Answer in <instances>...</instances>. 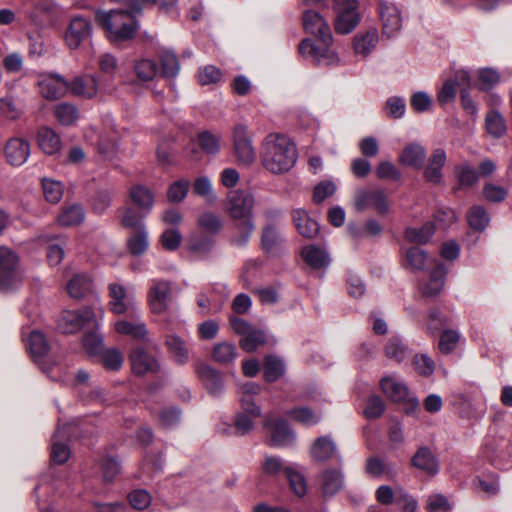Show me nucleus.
<instances>
[{
  "instance_id": "obj_46",
  "label": "nucleus",
  "mask_w": 512,
  "mask_h": 512,
  "mask_svg": "<svg viewBox=\"0 0 512 512\" xmlns=\"http://www.w3.org/2000/svg\"><path fill=\"white\" fill-rule=\"evenodd\" d=\"M282 242V237L277 228L272 223H267L262 232L261 245L262 248L267 252H273L276 250Z\"/></svg>"
},
{
  "instance_id": "obj_16",
  "label": "nucleus",
  "mask_w": 512,
  "mask_h": 512,
  "mask_svg": "<svg viewBox=\"0 0 512 512\" xmlns=\"http://www.w3.org/2000/svg\"><path fill=\"white\" fill-rule=\"evenodd\" d=\"M129 360L132 372L138 376L155 373L160 368L158 360L146 349L141 347L134 348L131 351Z\"/></svg>"
},
{
  "instance_id": "obj_7",
  "label": "nucleus",
  "mask_w": 512,
  "mask_h": 512,
  "mask_svg": "<svg viewBox=\"0 0 512 512\" xmlns=\"http://www.w3.org/2000/svg\"><path fill=\"white\" fill-rule=\"evenodd\" d=\"M99 321L91 307H84L78 311H63L57 319V329L65 334H72L81 328H99Z\"/></svg>"
},
{
  "instance_id": "obj_28",
  "label": "nucleus",
  "mask_w": 512,
  "mask_h": 512,
  "mask_svg": "<svg viewBox=\"0 0 512 512\" xmlns=\"http://www.w3.org/2000/svg\"><path fill=\"white\" fill-rule=\"evenodd\" d=\"M98 89L97 80L90 75L76 76L68 82V90L75 96L92 98Z\"/></svg>"
},
{
  "instance_id": "obj_52",
  "label": "nucleus",
  "mask_w": 512,
  "mask_h": 512,
  "mask_svg": "<svg viewBox=\"0 0 512 512\" xmlns=\"http://www.w3.org/2000/svg\"><path fill=\"white\" fill-rule=\"evenodd\" d=\"M383 112L389 118H403L406 113L405 98L398 95L388 97L383 106Z\"/></svg>"
},
{
  "instance_id": "obj_53",
  "label": "nucleus",
  "mask_w": 512,
  "mask_h": 512,
  "mask_svg": "<svg viewBox=\"0 0 512 512\" xmlns=\"http://www.w3.org/2000/svg\"><path fill=\"white\" fill-rule=\"evenodd\" d=\"M500 81L499 73L492 68H484L478 72V77L475 82V87L479 91H489Z\"/></svg>"
},
{
  "instance_id": "obj_5",
  "label": "nucleus",
  "mask_w": 512,
  "mask_h": 512,
  "mask_svg": "<svg viewBox=\"0 0 512 512\" xmlns=\"http://www.w3.org/2000/svg\"><path fill=\"white\" fill-rule=\"evenodd\" d=\"M65 14V8L55 0H34L27 15L38 27L57 28L61 25Z\"/></svg>"
},
{
  "instance_id": "obj_48",
  "label": "nucleus",
  "mask_w": 512,
  "mask_h": 512,
  "mask_svg": "<svg viewBox=\"0 0 512 512\" xmlns=\"http://www.w3.org/2000/svg\"><path fill=\"white\" fill-rule=\"evenodd\" d=\"M85 213L81 205L73 204L59 214L57 220L61 226H75L83 222Z\"/></svg>"
},
{
  "instance_id": "obj_51",
  "label": "nucleus",
  "mask_w": 512,
  "mask_h": 512,
  "mask_svg": "<svg viewBox=\"0 0 512 512\" xmlns=\"http://www.w3.org/2000/svg\"><path fill=\"white\" fill-rule=\"evenodd\" d=\"M212 357L217 363L226 365L236 359L237 349L235 345L231 343L220 342L214 346Z\"/></svg>"
},
{
  "instance_id": "obj_56",
  "label": "nucleus",
  "mask_w": 512,
  "mask_h": 512,
  "mask_svg": "<svg viewBox=\"0 0 512 512\" xmlns=\"http://www.w3.org/2000/svg\"><path fill=\"white\" fill-rule=\"evenodd\" d=\"M285 475L289 481L292 491L297 496H303L306 493V481L304 476L296 469L294 465L285 469Z\"/></svg>"
},
{
  "instance_id": "obj_6",
  "label": "nucleus",
  "mask_w": 512,
  "mask_h": 512,
  "mask_svg": "<svg viewBox=\"0 0 512 512\" xmlns=\"http://www.w3.org/2000/svg\"><path fill=\"white\" fill-rule=\"evenodd\" d=\"M21 282L19 256L11 248L0 246V291L17 289Z\"/></svg>"
},
{
  "instance_id": "obj_47",
  "label": "nucleus",
  "mask_w": 512,
  "mask_h": 512,
  "mask_svg": "<svg viewBox=\"0 0 512 512\" xmlns=\"http://www.w3.org/2000/svg\"><path fill=\"white\" fill-rule=\"evenodd\" d=\"M267 342L268 337L264 330L252 328L248 334L240 339V346L246 352H253Z\"/></svg>"
},
{
  "instance_id": "obj_41",
  "label": "nucleus",
  "mask_w": 512,
  "mask_h": 512,
  "mask_svg": "<svg viewBox=\"0 0 512 512\" xmlns=\"http://www.w3.org/2000/svg\"><path fill=\"white\" fill-rule=\"evenodd\" d=\"M127 247L129 252L134 256L144 254L148 247V233L145 227H140L139 230L134 231L127 239Z\"/></svg>"
},
{
  "instance_id": "obj_38",
  "label": "nucleus",
  "mask_w": 512,
  "mask_h": 512,
  "mask_svg": "<svg viewBox=\"0 0 512 512\" xmlns=\"http://www.w3.org/2000/svg\"><path fill=\"white\" fill-rule=\"evenodd\" d=\"M342 473L337 469H327L321 476V489L326 497L335 495L343 487Z\"/></svg>"
},
{
  "instance_id": "obj_33",
  "label": "nucleus",
  "mask_w": 512,
  "mask_h": 512,
  "mask_svg": "<svg viewBox=\"0 0 512 512\" xmlns=\"http://www.w3.org/2000/svg\"><path fill=\"white\" fill-rule=\"evenodd\" d=\"M129 195L133 203L144 215L151 212L154 206V194L148 187L140 184L135 185L131 187Z\"/></svg>"
},
{
  "instance_id": "obj_4",
  "label": "nucleus",
  "mask_w": 512,
  "mask_h": 512,
  "mask_svg": "<svg viewBox=\"0 0 512 512\" xmlns=\"http://www.w3.org/2000/svg\"><path fill=\"white\" fill-rule=\"evenodd\" d=\"M95 19L105 29L108 39L114 43L131 40L139 28L138 20L123 9L97 11Z\"/></svg>"
},
{
  "instance_id": "obj_29",
  "label": "nucleus",
  "mask_w": 512,
  "mask_h": 512,
  "mask_svg": "<svg viewBox=\"0 0 512 512\" xmlns=\"http://www.w3.org/2000/svg\"><path fill=\"white\" fill-rule=\"evenodd\" d=\"M165 345L172 359L178 364H186L189 361V348L184 339L171 333L165 338Z\"/></svg>"
},
{
  "instance_id": "obj_58",
  "label": "nucleus",
  "mask_w": 512,
  "mask_h": 512,
  "mask_svg": "<svg viewBox=\"0 0 512 512\" xmlns=\"http://www.w3.org/2000/svg\"><path fill=\"white\" fill-rule=\"evenodd\" d=\"M43 194L50 203H58L63 196V185L61 182L52 179L42 180Z\"/></svg>"
},
{
  "instance_id": "obj_17",
  "label": "nucleus",
  "mask_w": 512,
  "mask_h": 512,
  "mask_svg": "<svg viewBox=\"0 0 512 512\" xmlns=\"http://www.w3.org/2000/svg\"><path fill=\"white\" fill-rule=\"evenodd\" d=\"M446 268L440 262H434L429 277L420 283V291L425 297H436L444 288Z\"/></svg>"
},
{
  "instance_id": "obj_36",
  "label": "nucleus",
  "mask_w": 512,
  "mask_h": 512,
  "mask_svg": "<svg viewBox=\"0 0 512 512\" xmlns=\"http://www.w3.org/2000/svg\"><path fill=\"white\" fill-rule=\"evenodd\" d=\"M93 282L86 273L75 274L67 283V291L73 298L80 299L92 291Z\"/></svg>"
},
{
  "instance_id": "obj_64",
  "label": "nucleus",
  "mask_w": 512,
  "mask_h": 512,
  "mask_svg": "<svg viewBox=\"0 0 512 512\" xmlns=\"http://www.w3.org/2000/svg\"><path fill=\"white\" fill-rule=\"evenodd\" d=\"M426 510L428 512H450L452 506L442 494H433L427 498Z\"/></svg>"
},
{
  "instance_id": "obj_43",
  "label": "nucleus",
  "mask_w": 512,
  "mask_h": 512,
  "mask_svg": "<svg viewBox=\"0 0 512 512\" xmlns=\"http://www.w3.org/2000/svg\"><path fill=\"white\" fill-rule=\"evenodd\" d=\"M134 72L140 81L149 82L158 75L159 69L156 61L142 58L135 62Z\"/></svg>"
},
{
  "instance_id": "obj_19",
  "label": "nucleus",
  "mask_w": 512,
  "mask_h": 512,
  "mask_svg": "<svg viewBox=\"0 0 512 512\" xmlns=\"http://www.w3.org/2000/svg\"><path fill=\"white\" fill-rule=\"evenodd\" d=\"M382 392L394 402H402L409 396V389L403 379L397 375H387L380 380Z\"/></svg>"
},
{
  "instance_id": "obj_39",
  "label": "nucleus",
  "mask_w": 512,
  "mask_h": 512,
  "mask_svg": "<svg viewBox=\"0 0 512 512\" xmlns=\"http://www.w3.org/2000/svg\"><path fill=\"white\" fill-rule=\"evenodd\" d=\"M426 151L420 144L411 143L407 145L400 154V162L413 168H422Z\"/></svg>"
},
{
  "instance_id": "obj_20",
  "label": "nucleus",
  "mask_w": 512,
  "mask_h": 512,
  "mask_svg": "<svg viewBox=\"0 0 512 512\" xmlns=\"http://www.w3.org/2000/svg\"><path fill=\"white\" fill-rule=\"evenodd\" d=\"M446 163V153L443 149L433 150L424 167L423 176L429 183L439 185L442 183V168Z\"/></svg>"
},
{
  "instance_id": "obj_44",
  "label": "nucleus",
  "mask_w": 512,
  "mask_h": 512,
  "mask_svg": "<svg viewBox=\"0 0 512 512\" xmlns=\"http://www.w3.org/2000/svg\"><path fill=\"white\" fill-rule=\"evenodd\" d=\"M467 221L472 229L476 231H483L488 227L490 217L484 207L475 205L469 209L467 213Z\"/></svg>"
},
{
  "instance_id": "obj_14",
  "label": "nucleus",
  "mask_w": 512,
  "mask_h": 512,
  "mask_svg": "<svg viewBox=\"0 0 512 512\" xmlns=\"http://www.w3.org/2000/svg\"><path fill=\"white\" fill-rule=\"evenodd\" d=\"M233 153L238 164L250 166L256 160V150L253 146L252 135L247 130H233Z\"/></svg>"
},
{
  "instance_id": "obj_25",
  "label": "nucleus",
  "mask_w": 512,
  "mask_h": 512,
  "mask_svg": "<svg viewBox=\"0 0 512 512\" xmlns=\"http://www.w3.org/2000/svg\"><path fill=\"white\" fill-rule=\"evenodd\" d=\"M378 42L379 34L376 28L357 33L353 39L354 52L356 55L366 58L375 50Z\"/></svg>"
},
{
  "instance_id": "obj_62",
  "label": "nucleus",
  "mask_w": 512,
  "mask_h": 512,
  "mask_svg": "<svg viewBox=\"0 0 512 512\" xmlns=\"http://www.w3.org/2000/svg\"><path fill=\"white\" fill-rule=\"evenodd\" d=\"M101 360L106 369L113 371L120 369L123 364V356L121 352L115 348L101 351Z\"/></svg>"
},
{
  "instance_id": "obj_11",
  "label": "nucleus",
  "mask_w": 512,
  "mask_h": 512,
  "mask_svg": "<svg viewBox=\"0 0 512 512\" xmlns=\"http://www.w3.org/2000/svg\"><path fill=\"white\" fill-rule=\"evenodd\" d=\"M354 207L359 212L373 209L381 216L388 214L390 211V203L383 189H362L357 191L354 199Z\"/></svg>"
},
{
  "instance_id": "obj_49",
  "label": "nucleus",
  "mask_w": 512,
  "mask_h": 512,
  "mask_svg": "<svg viewBox=\"0 0 512 512\" xmlns=\"http://www.w3.org/2000/svg\"><path fill=\"white\" fill-rule=\"evenodd\" d=\"M434 233V225L430 222L421 227H409L405 231V238L412 243L425 244Z\"/></svg>"
},
{
  "instance_id": "obj_40",
  "label": "nucleus",
  "mask_w": 512,
  "mask_h": 512,
  "mask_svg": "<svg viewBox=\"0 0 512 512\" xmlns=\"http://www.w3.org/2000/svg\"><path fill=\"white\" fill-rule=\"evenodd\" d=\"M161 74L167 79H174L180 71V64L176 53L170 49H164L159 54Z\"/></svg>"
},
{
  "instance_id": "obj_13",
  "label": "nucleus",
  "mask_w": 512,
  "mask_h": 512,
  "mask_svg": "<svg viewBox=\"0 0 512 512\" xmlns=\"http://www.w3.org/2000/svg\"><path fill=\"white\" fill-rule=\"evenodd\" d=\"M378 13L382 24V33L388 38L395 37L402 29L401 9L393 2L381 0Z\"/></svg>"
},
{
  "instance_id": "obj_12",
  "label": "nucleus",
  "mask_w": 512,
  "mask_h": 512,
  "mask_svg": "<svg viewBox=\"0 0 512 512\" xmlns=\"http://www.w3.org/2000/svg\"><path fill=\"white\" fill-rule=\"evenodd\" d=\"M93 34V25L89 18L75 15L69 20L64 33V41L70 50L78 49L82 43L88 41Z\"/></svg>"
},
{
  "instance_id": "obj_15",
  "label": "nucleus",
  "mask_w": 512,
  "mask_h": 512,
  "mask_svg": "<svg viewBox=\"0 0 512 512\" xmlns=\"http://www.w3.org/2000/svg\"><path fill=\"white\" fill-rule=\"evenodd\" d=\"M37 86L41 96L47 100H57L68 90V82L57 73L41 74L38 77Z\"/></svg>"
},
{
  "instance_id": "obj_57",
  "label": "nucleus",
  "mask_w": 512,
  "mask_h": 512,
  "mask_svg": "<svg viewBox=\"0 0 512 512\" xmlns=\"http://www.w3.org/2000/svg\"><path fill=\"white\" fill-rule=\"evenodd\" d=\"M190 182L186 179H180L173 182L167 191V199L171 203L182 202L189 191Z\"/></svg>"
},
{
  "instance_id": "obj_45",
  "label": "nucleus",
  "mask_w": 512,
  "mask_h": 512,
  "mask_svg": "<svg viewBox=\"0 0 512 512\" xmlns=\"http://www.w3.org/2000/svg\"><path fill=\"white\" fill-rule=\"evenodd\" d=\"M264 377L269 382H274L285 373V364L277 356H267L263 364Z\"/></svg>"
},
{
  "instance_id": "obj_31",
  "label": "nucleus",
  "mask_w": 512,
  "mask_h": 512,
  "mask_svg": "<svg viewBox=\"0 0 512 512\" xmlns=\"http://www.w3.org/2000/svg\"><path fill=\"white\" fill-rule=\"evenodd\" d=\"M426 251L419 247H410L404 253V267L412 271H422L429 264H434Z\"/></svg>"
},
{
  "instance_id": "obj_37",
  "label": "nucleus",
  "mask_w": 512,
  "mask_h": 512,
  "mask_svg": "<svg viewBox=\"0 0 512 512\" xmlns=\"http://www.w3.org/2000/svg\"><path fill=\"white\" fill-rule=\"evenodd\" d=\"M385 356L397 363H401L410 354L409 347L399 336H391L384 346Z\"/></svg>"
},
{
  "instance_id": "obj_8",
  "label": "nucleus",
  "mask_w": 512,
  "mask_h": 512,
  "mask_svg": "<svg viewBox=\"0 0 512 512\" xmlns=\"http://www.w3.org/2000/svg\"><path fill=\"white\" fill-rule=\"evenodd\" d=\"M358 0H333L335 31L339 34L351 33L360 22Z\"/></svg>"
},
{
  "instance_id": "obj_55",
  "label": "nucleus",
  "mask_w": 512,
  "mask_h": 512,
  "mask_svg": "<svg viewBox=\"0 0 512 512\" xmlns=\"http://www.w3.org/2000/svg\"><path fill=\"white\" fill-rule=\"evenodd\" d=\"M483 198L490 203H501L508 196V189L494 183H485L482 189Z\"/></svg>"
},
{
  "instance_id": "obj_10",
  "label": "nucleus",
  "mask_w": 512,
  "mask_h": 512,
  "mask_svg": "<svg viewBox=\"0 0 512 512\" xmlns=\"http://www.w3.org/2000/svg\"><path fill=\"white\" fill-rule=\"evenodd\" d=\"M109 309L115 315L127 314L131 318H139V307L132 294H129L126 288L119 283H110Z\"/></svg>"
},
{
  "instance_id": "obj_50",
  "label": "nucleus",
  "mask_w": 512,
  "mask_h": 512,
  "mask_svg": "<svg viewBox=\"0 0 512 512\" xmlns=\"http://www.w3.org/2000/svg\"><path fill=\"white\" fill-rule=\"evenodd\" d=\"M54 115L61 125L71 126L79 118V111L76 106L63 102L55 106Z\"/></svg>"
},
{
  "instance_id": "obj_32",
  "label": "nucleus",
  "mask_w": 512,
  "mask_h": 512,
  "mask_svg": "<svg viewBox=\"0 0 512 512\" xmlns=\"http://www.w3.org/2000/svg\"><path fill=\"white\" fill-rule=\"evenodd\" d=\"M132 320L133 321L120 320L115 322L114 328L116 332L139 340H144L148 331L145 323L141 320V313L139 312V318H132Z\"/></svg>"
},
{
  "instance_id": "obj_30",
  "label": "nucleus",
  "mask_w": 512,
  "mask_h": 512,
  "mask_svg": "<svg viewBox=\"0 0 512 512\" xmlns=\"http://www.w3.org/2000/svg\"><path fill=\"white\" fill-rule=\"evenodd\" d=\"M412 465L431 476L439 471L438 460L427 447H421L417 450L412 458Z\"/></svg>"
},
{
  "instance_id": "obj_24",
  "label": "nucleus",
  "mask_w": 512,
  "mask_h": 512,
  "mask_svg": "<svg viewBox=\"0 0 512 512\" xmlns=\"http://www.w3.org/2000/svg\"><path fill=\"white\" fill-rule=\"evenodd\" d=\"M301 256L305 263L314 270H325L331 263L328 252L314 244L303 247Z\"/></svg>"
},
{
  "instance_id": "obj_59",
  "label": "nucleus",
  "mask_w": 512,
  "mask_h": 512,
  "mask_svg": "<svg viewBox=\"0 0 512 512\" xmlns=\"http://www.w3.org/2000/svg\"><path fill=\"white\" fill-rule=\"evenodd\" d=\"M456 175L461 186L471 187L479 179L478 172L469 164H461L456 167Z\"/></svg>"
},
{
  "instance_id": "obj_9",
  "label": "nucleus",
  "mask_w": 512,
  "mask_h": 512,
  "mask_svg": "<svg viewBox=\"0 0 512 512\" xmlns=\"http://www.w3.org/2000/svg\"><path fill=\"white\" fill-rule=\"evenodd\" d=\"M172 283L165 279H153L147 292V303L152 314L164 315L171 305Z\"/></svg>"
},
{
  "instance_id": "obj_35",
  "label": "nucleus",
  "mask_w": 512,
  "mask_h": 512,
  "mask_svg": "<svg viewBox=\"0 0 512 512\" xmlns=\"http://www.w3.org/2000/svg\"><path fill=\"white\" fill-rule=\"evenodd\" d=\"M68 435V427L66 425L59 426L53 436V443L51 448V459L57 464L65 463L70 456V449L59 439H65Z\"/></svg>"
},
{
  "instance_id": "obj_2",
  "label": "nucleus",
  "mask_w": 512,
  "mask_h": 512,
  "mask_svg": "<svg viewBox=\"0 0 512 512\" xmlns=\"http://www.w3.org/2000/svg\"><path fill=\"white\" fill-rule=\"evenodd\" d=\"M297 158V146L284 132H270L261 142V163L271 174L281 175L289 172L295 166Z\"/></svg>"
},
{
  "instance_id": "obj_54",
  "label": "nucleus",
  "mask_w": 512,
  "mask_h": 512,
  "mask_svg": "<svg viewBox=\"0 0 512 512\" xmlns=\"http://www.w3.org/2000/svg\"><path fill=\"white\" fill-rule=\"evenodd\" d=\"M198 143L200 148L206 154H217L220 151V139L210 130H203L198 134Z\"/></svg>"
},
{
  "instance_id": "obj_22",
  "label": "nucleus",
  "mask_w": 512,
  "mask_h": 512,
  "mask_svg": "<svg viewBox=\"0 0 512 512\" xmlns=\"http://www.w3.org/2000/svg\"><path fill=\"white\" fill-rule=\"evenodd\" d=\"M310 454L313 460L318 462H325L339 456L336 443L328 435L314 440L311 445Z\"/></svg>"
},
{
  "instance_id": "obj_3",
  "label": "nucleus",
  "mask_w": 512,
  "mask_h": 512,
  "mask_svg": "<svg viewBox=\"0 0 512 512\" xmlns=\"http://www.w3.org/2000/svg\"><path fill=\"white\" fill-rule=\"evenodd\" d=\"M254 205L255 198L250 192L235 190L227 196V212L236 221L237 233L232 238V242L236 246L246 245L255 229Z\"/></svg>"
},
{
  "instance_id": "obj_26",
  "label": "nucleus",
  "mask_w": 512,
  "mask_h": 512,
  "mask_svg": "<svg viewBox=\"0 0 512 512\" xmlns=\"http://www.w3.org/2000/svg\"><path fill=\"white\" fill-rule=\"evenodd\" d=\"M198 377L203 382L207 391L212 395H218L223 391L221 375L207 364L201 363L195 369Z\"/></svg>"
},
{
  "instance_id": "obj_18",
  "label": "nucleus",
  "mask_w": 512,
  "mask_h": 512,
  "mask_svg": "<svg viewBox=\"0 0 512 512\" xmlns=\"http://www.w3.org/2000/svg\"><path fill=\"white\" fill-rule=\"evenodd\" d=\"M26 346L33 358V361L39 365L44 373L49 374L51 367H46L44 365V357L49 351V344L45 336L37 330L30 332Z\"/></svg>"
},
{
  "instance_id": "obj_1",
  "label": "nucleus",
  "mask_w": 512,
  "mask_h": 512,
  "mask_svg": "<svg viewBox=\"0 0 512 512\" xmlns=\"http://www.w3.org/2000/svg\"><path fill=\"white\" fill-rule=\"evenodd\" d=\"M303 26L307 33L314 35L322 47L306 38L299 44V53L317 66H336L339 63L337 53L330 49L333 42L331 29L326 20L316 11L307 10L303 14Z\"/></svg>"
},
{
  "instance_id": "obj_63",
  "label": "nucleus",
  "mask_w": 512,
  "mask_h": 512,
  "mask_svg": "<svg viewBox=\"0 0 512 512\" xmlns=\"http://www.w3.org/2000/svg\"><path fill=\"white\" fill-rule=\"evenodd\" d=\"M411 108L417 113H424L432 107V97L425 91L414 92L410 97Z\"/></svg>"
},
{
  "instance_id": "obj_23",
  "label": "nucleus",
  "mask_w": 512,
  "mask_h": 512,
  "mask_svg": "<svg viewBox=\"0 0 512 512\" xmlns=\"http://www.w3.org/2000/svg\"><path fill=\"white\" fill-rule=\"evenodd\" d=\"M292 221L297 232L304 238H313L319 232V225L316 220L310 217L304 209L298 208L291 212Z\"/></svg>"
},
{
  "instance_id": "obj_21",
  "label": "nucleus",
  "mask_w": 512,
  "mask_h": 512,
  "mask_svg": "<svg viewBox=\"0 0 512 512\" xmlns=\"http://www.w3.org/2000/svg\"><path fill=\"white\" fill-rule=\"evenodd\" d=\"M265 426L271 428V443L276 447H287L296 440V434L290 425L283 420L272 423L269 419L265 421Z\"/></svg>"
},
{
  "instance_id": "obj_42",
  "label": "nucleus",
  "mask_w": 512,
  "mask_h": 512,
  "mask_svg": "<svg viewBox=\"0 0 512 512\" xmlns=\"http://www.w3.org/2000/svg\"><path fill=\"white\" fill-rule=\"evenodd\" d=\"M38 144L45 154H55L61 148L60 136L55 130H39Z\"/></svg>"
},
{
  "instance_id": "obj_27",
  "label": "nucleus",
  "mask_w": 512,
  "mask_h": 512,
  "mask_svg": "<svg viewBox=\"0 0 512 512\" xmlns=\"http://www.w3.org/2000/svg\"><path fill=\"white\" fill-rule=\"evenodd\" d=\"M5 155L11 165L20 166L24 164L30 155L28 142L21 138L10 139L5 147Z\"/></svg>"
},
{
  "instance_id": "obj_34",
  "label": "nucleus",
  "mask_w": 512,
  "mask_h": 512,
  "mask_svg": "<svg viewBox=\"0 0 512 512\" xmlns=\"http://www.w3.org/2000/svg\"><path fill=\"white\" fill-rule=\"evenodd\" d=\"M287 416L294 422L307 427L317 425L322 419L320 410H313L306 406H297L290 409Z\"/></svg>"
},
{
  "instance_id": "obj_61",
  "label": "nucleus",
  "mask_w": 512,
  "mask_h": 512,
  "mask_svg": "<svg viewBox=\"0 0 512 512\" xmlns=\"http://www.w3.org/2000/svg\"><path fill=\"white\" fill-rule=\"evenodd\" d=\"M193 192L203 197L207 202L212 203L216 200V195L212 190V183L206 176L198 177L194 181Z\"/></svg>"
},
{
  "instance_id": "obj_60",
  "label": "nucleus",
  "mask_w": 512,
  "mask_h": 512,
  "mask_svg": "<svg viewBox=\"0 0 512 512\" xmlns=\"http://www.w3.org/2000/svg\"><path fill=\"white\" fill-rule=\"evenodd\" d=\"M382 230L381 223L376 219H368L362 228L349 227V232L354 238L378 236L381 234Z\"/></svg>"
}]
</instances>
